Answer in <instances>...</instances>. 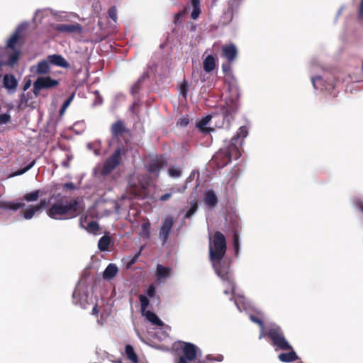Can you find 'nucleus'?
<instances>
[{"label": "nucleus", "mask_w": 363, "mask_h": 363, "mask_svg": "<svg viewBox=\"0 0 363 363\" xmlns=\"http://www.w3.org/2000/svg\"><path fill=\"white\" fill-rule=\"evenodd\" d=\"M170 272L171 268L158 264L156 267L155 276L158 280H161L169 277Z\"/></svg>", "instance_id": "obj_26"}, {"label": "nucleus", "mask_w": 363, "mask_h": 363, "mask_svg": "<svg viewBox=\"0 0 363 363\" xmlns=\"http://www.w3.org/2000/svg\"><path fill=\"white\" fill-rule=\"evenodd\" d=\"M112 240L111 237L108 235L102 236L98 242V248L101 252L107 251L109 248V245H111Z\"/></svg>", "instance_id": "obj_30"}, {"label": "nucleus", "mask_w": 363, "mask_h": 363, "mask_svg": "<svg viewBox=\"0 0 363 363\" xmlns=\"http://www.w3.org/2000/svg\"><path fill=\"white\" fill-rule=\"evenodd\" d=\"M191 5L193 10L191 13V18L193 20H196L199 18L201 13L200 0H191Z\"/></svg>", "instance_id": "obj_34"}, {"label": "nucleus", "mask_w": 363, "mask_h": 363, "mask_svg": "<svg viewBox=\"0 0 363 363\" xmlns=\"http://www.w3.org/2000/svg\"><path fill=\"white\" fill-rule=\"evenodd\" d=\"M11 121L10 115L7 113L0 114V125L6 124Z\"/></svg>", "instance_id": "obj_50"}, {"label": "nucleus", "mask_w": 363, "mask_h": 363, "mask_svg": "<svg viewBox=\"0 0 363 363\" xmlns=\"http://www.w3.org/2000/svg\"><path fill=\"white\" fill-rule=\"evenodd\" d=\"M174 224V220L172 216H167L162 220L159 232V238L162 245L167 242Z\"/></svg>", "instance_id": "obj_10"}, {"label": "nucleus", "mask_w": 363, "mask_h": 363, "mask_svg": "<svg viewBox=\"0 0 363 363\" xmlns=\"http://www.w3.org/2000/svg\"><path fill=\"white\" fill-rule=\"evenodd\" d=\"M240 156L238 145L229 143L225 149H220L213 157V161L218 168H223L231 162L233 157Z\"/></svg>", "instance_id": "obj_3"}, {"label": "nucleus", "mask_w": 363, "mask_h": 363, "mask_svg": "<svg viewBox=\"0 0 363 363\" xmlns=\"http://www.w3.org/2000/svg\"><path fill=\"white\" fill-rule=\"evenodd\" d=\"M184 355L179 357L177 363H188L196 359V347L189 342L185 343L183 347Z\"/></svg>", "instance_id": "obj_11"}, {"label": "nucleus", "mask_w": 363, "mask_h": 363, "mask_svg": "<svg viewBox=\"0 0 363 363\" xmlns=\"http://www.w3.org/2000/svg\"><path fill=\"white\" fill-rule=\"evenodd\" d=\"M67 108L66 107H64L62 105L60 109V115L62 116L63 115V113H65V111H66Z\"/></svg>", "instance_id": "obj_64"}, {"label": "nucleus", "mask_w": 363, "mask_h": 363, "mask_svg": "<svg viewBox=\"0 0 363 363\" xmlns=\"http://www.w3.org/2000/svg\"><path fill=\"white\" fill-rule=\"evenodd\" d=\"M141 235L146 238L150 237V223L149 222L143 223L141 226Z\"/></svg>", "instance_id": "obj_42"}, {"label": "nucleus", "mask_w": 363, "mask_h": 363, "mask_svg": "<svg viewBox=\"0 0 363 363\" xmlns=\"http://www.w3.org/2000/svg\"><path fill=\"white\" fill-rule=\"evenodd\" d=\"M92 313H93L94 315H98V313H99V311H98V309H97V306H95L93 308V309H92Z\"/></svg>", "instance_id": "obj_63"}, {"label": "nucleus", "mask_w": 363, "mask_h": 363, "mask_svg": "<svg viewBox=\"0 0 363 363\" xmlns=\"http://www.w3.org/2000/svg\"><path fill=\"white\" fill-rule=\"evenodd\" d=\"M138 106V104L136 103V102H134L131 107L130 108V110L132 113H135V114H137L138 112L136 111L135 110V106Z\"/></svg>", "instance_id": "obj_61"}, {"label": "nucleus", "mask_w": 363, "mask_h": 363, "mask_svg": "<svg viewBox=\"0 0 363 363\" xmlns=\"http://www.w3.org/2000/svg\"><path fill=\"white\" fill-rule=\"evenodd\" d=\"M141 255V250L138 252L133 257H127V262H126V268L129 269L130 268L138 259L139 257Z\"/></svg>", "instance_id": "obj_41"}, {"label": "nucleus", "mask_w": 363, "mask_h": 363, "mask_svg": "<svg viewBox=\"0 0 363 363\" xmlns=\"http://www.w3.org/2000/svg\"><path fill=\"white\" fill-rule=\"evenodd\" d=\"M156 289L155 286L153 284H151L149 285L147 290V294L150 298H152L155 296Z\"/></svg>", "instance_id": "obj_49"}, {"label": "nucleus", "mask_w": 363, "mask_h": 363, "mask_svg": "<svg viewBox=\"0 0 363 363\" xmlns=\"http://www.w3.org/2000/svg\"><path fill=\"white\" fill-rule=\"evenodd\" d=\"M233 240L235 253L238 254L239 250V236L235 230L233 232Z\"/></svg>", "instance_id": "obj_44"}, {"label": "nucleus", "mask_w": 363, "mask_h": 363, "mask_svg": "<svg viewBox=\"0 0 363 363\" xmlns=\"http://www.w3.org/2000/svg\"><path fill=\"white\" fill-rule=\"evenodd\" d=\"M143 315H145L148 321H150L152 324L160 327L164 325V323L157 317L155 313L150 311H147L146 312L143 313Z\"/></svg>", "instance_id": "obj_27"}, {"label": "nucleus", "mask_w": 363, "mask_h": 363, "mask_svg": "<svg viewBox=\"0 0 363 363\" xmlns=\"http://www.w3.org/2000/svg\"><path fill=\"white\" fill-rule=\"evenodd\" d=\"M118 272V267L115 264H109L103 273V277L105 279H111L116 276Z\"/></svg>", "instance_id": "obj_25"}, {"label": "nucleus", "mask_w": 363, "mask_h": 363, "mask_svg": "<svg viewBox=\"0 0 363 363\" xmlns=\"http://www.w3.org/2000/svg\"><path fill=\"white\" fill-rule=\"evenodd\" d=\"M288 350L289 351V352H283L278 355V359L279 361L281 362H292L299 359L293 347Z\"/></svg>", "instance_id": "obj_20"}, {"label": "nucleus", "mask_w": 363, "mask_h": 363, "mask_svg": "<svg viewBox=\"0 0 363 363\" xmlns=\"http://www.w3.org/2000/svg\"><path fill=\"white\" fill-rule=\"evenodd\" d=\"M203 69L206 72H212L216 67V61L213 55H208L203 62Z\"/></svg>", "instance_id": "obj_28"}, {"label": "nucleus", "mask_w": 363, "mask_h": 363, "mask_svg": "<svg viewBox=\"0 0 363 363\" xmlns=\"http://www.w3.org/2000/svg\"><path fill=\"white\" fill-rule=\"evenodd\" d=\"M47 215L55 220H69L79 214L77 199H67L62 197L52 204L47 210Z\"/></svg>", "instance_id": "obj_1"}, {"label": "nucleus", "mask_w": 363, "mask_h": 363, "mask_svg": "<svg viewBox=\"0 0 363 363\" xmlns=\"http://www.w3.org/2000/svg\"><path fill=\"white\" fill-rule=\"evenodd\" d=\"M311 81H312V83H313V85L314 86L315 89H318L317 87V83H321L322 81H323V79L321 77H312L311 78Z\"/></svg>", "instance_id": "obj_52"}, {"label": "nucleus", "mask_w": 363, "mask_h": 363, "mask_svg": "<svg viewBox=\"0 0 363 363\" xmlns=\"http://www.w3.org/2000/svg\"><path fill=\"white\" fill-rule=\"evenodd\" d=\"M63 188L68 190H74L76 186L72 182H67L63 184Z\"/></svg>", "instance_id": "obj_54"}, {"label": "nucleus", "mask_w": 363, "mask_h": 363, "mask_svg": "<svg viewBox=\"0 0 363 363\" xmlns=\"http://www.w3.org/2000/svg\"><path fill=\"white\" fill-rule=\"evenodd\" d=\"M239 108L238 96H230L225 99V104L222 106L220 111L223 116V119L230 123L234 118Z\"/></svg>", "instance_id": "obj_8"}, {"label": "nucleus", "mask_w": 363, "mask_h": 363, "mask_svg": "<svg viewBox=\"0 0 363 363\" xmlns=\"http://www.w3.org/2000/svg\"><path fill=\"white\" fill-rule=\"evenodd\" d=\"M53 28L59 33H75L80 34L83 31L82 26L78 23H75L74 24H57Z\"/></svg>", "instance_id": "obj_13"}, {"label": "nucleus", "mask_w": 363, "mask_h": 363, "mask_svg": "<svg viewBox=\"0 0 363 363\" xmlns=\"http://www.w3.org/2000/svg\"><path fill=\"white\" fill-rule=\"evenodd\" d=\"M203 201L206 206L213 208L218 203V198L213 190H208L205 193Z\"/></svg>", "instance_id": "obj_22"}, {"label": "nucleus", "mask_w": 363, "mask_h": 363, "mask_svg": "<svg viewBox=\"0 0 363 363\" xmlns=\"http://www.w3.org/2000/svg\"><path fill=\"white\" fill-rule=\"evenodd\" d=\"M111 136L113 139L119 140L124 134H129L130 130L126 128L122 120H118L113 123L110 128Z\"/></svg>", "instance_id": "obj_12"}, {"label": "nucleus", "mask_w": 363, "mask_h": 363, "mask_svg": "<svg viewBox=\"0 0 363 363\" xmlns=\"http://www.w3.org/2000/svg\"><path fill=\"white\" fill-rule=\"evenodd\" d=\"M238 55V50L234 44L224 45L222 48V56L229 62H233Z\"/></svg>", "instance_id": "obj_15"}, {"label": "nucleus", "mask_w": 363, "mask_h": 363, "mask_svg": "<svg viewBox=\"0 0 363 363\" xmlns=\"http://www.w3.org/2000/svg\"><path fill=\"white\" fill-rule=\"evenodd\" d=\"M165 162L162 158L151 159L147 164V171L150 173L158 174L161 169L164 167Z\"/></svg>", "instance_id": "obj_16"}, {"label": "nucleus", "mask_w": 363, "mask_h": 363, "mask_svg": "<svg viewBox=\"0 0 363 363\" xmlns=\"http://www.w3.org/2000/svg\"><path fill=\"white\" fill-rule=\"evenodd\" d=\"M139 300L140 302L141 312H142V313H143L147 311L146 309L149 306L150 301L146 296L143 295V294H140L139 296Z\"/></svg>", "instance_id": "obj_39"}, {"label": "nucleus", "mask_w": 363, "mask_h": 363, "mask_svg": "<svg viewBox=\"0 0 363 363\" xmlns=\"http://www.w3.org/2000/svg\"><path fill=\"white\" fill-rule=\"evenodd\" d=\"M230 64H231V62H229L228 61V62L223 63L222 65V70L225 75H228V74H231V65Z\"/></svg>", "instance_id": "obj_47"}, {"label": "nucleus", "mask_w": 363, "mask_h": 363, "mask_svg": "<svg viewBox=\"0 0 363 363\" xmlns=\"http://www.w3.org/2000/svg\"><path fill=\"white\" fill-rule=\"evenodd\" d=\"M20 39V34L18 31H16L8 40L6 44V50H14L16 45Z\"/></svg>", "instance_id": "obj_32"}, {"label": "nucleus", "mask_w": 363, "mask_h": 363, "mask_svg": "<svg viewBox=\"0 0 363 363\" xmlns=\"http://www.w3.org/2000/svg\"><path fill=\"white\" fill-rule=\"evenodd\" d=\"M40 196V190H35L30 193L26 194L23 199L28 202L36 201Z\"/></svg>", "instance_id": "obj_36"}, {"label": "nucleus", "mask_w": 363, "mask_h": 363, "mask_svg": "<svg viewBox=\"0 0 363 363\" xmlns=\"http://www.w3.org/2000/svg\"><path fill=\"white\" fill-rule=\"evenodd\" d=\"M108 16L111 18L114 22L117 21V10L116 6H111L108 11Z\"/></svg>", "instance_id": "obj_45"}, {"label": "nucleus", "mask_w": 363, "mask_h": 363, "mask_svg": "<svg viewBox=\"0 0 363 363\" xmlns=\"http://www.w3.org/2000/svg\"><path fill=\"white\" fill-rule=\"evenodd\" d=\"M212 116L211 115L206 116L199 121L196 126L199 130L203 134H208L211 131L214 130L212 128L206 127V125L211 121Z\"/></svg>", "instance_id": "obj_23"}, {"label": "nucleus", "mask_w": 363, "mask_h": 363, "mask_svg": "<svg viewBox=\"0 0 363 363\" xmlns=\"http://www.w3.org/2000/svg\"><path fill=\"white\" fill-rule=\"evenodd\" d=\"M29 106H33V104H29V93H23L20 97L19 104L18 106V109H24Z\"/></svg>", "instance_id": "obj_35"}, {"label": "nucleus", "mask_w": 363, "mask_h": 363, "mask_svg": "<svg viewBox=\"0 0 363 363\" xmlns=\"http://www.w3.org/2000/svg\"><path fill=\"white\" fill-rule=\"evenodd\" d=\"M48 201H47L46 199H41L40 201V202L38 204H36L35 206H39L38 207L39 211H40L41 209L45 208L48 206Z\"/></svg>", "instance_id": "obj_51"}, {"label": "nucleus", "mask_w": 363, "mask_h": 363, "mask_svg": "<svg viewBox=\"0 0 363 363\" xmlns=\"http://www.w3.org/2000/svg\"><path fill=\"white\" fill-rule=\"evenodd\" d=\"M358 17L359 19H363V0H361L359 6Z\"/></svg>", "instance_id": "obj_55"}, {"label": "nucleus", "mask_w": 363, "mask_h": 363, "mask_svg": "<svg viewBox=\"0 0 363 363\" xmlns=\"http://www.w3.org/2000/svg\"><path fill=\"white\" fill-rule=\"evenodd\" d=\"M355 205L361 211L363 212V201H362L357 200L355 201Z\"/></svg>", "instance_id": "obj_58"}, {"label": "nucleus", "mask_w": 363, "mask_h": 363, "mask_svg": "<svg viewBox=\"0 0 363 363\" xmlns=\"http://www.w3.org/2000/svg\"><path fill=\"white\" fill-rule=\"evenodd\" d=\"M188 90L187 82L186 80H184L183 83L180 85V93L184 98L186 97Z\"/></svg>", "instance_id": "obj_46"}, {"label": "nucleus", "mask_w": 363, "mask_h": 363, "mask_svg": "<svg viewBox=\"0 0 363 363\" xmlns=\"http://www.w3.org/2000/svg\"><path fill=\"white\" fill-rule=\"evenodd\" d=\"M125 353L127 358L132 363H139V359L137 354L135 352L134 348L130 345H127L125 348Z\"/></svg>", "instance_id": "obj_29"}, {"label": "nucleus", "mask_w": 363, "mask_h": 363, "mask_svg": "<svg viewBox=\"0 0 363 363\" xmlns=\"http://www.w3.org/2000/svg\"><path fill=\"white\" fill-rule=\"evenodd\" d=\"M74 96V94H72L70 96H69L63 103L62 106L64 107H67L70 105L71 102L72 101Z\"/></svg>", "instance_id": "obj_53"}, {"label": "nucleus", "mask_w": 363, "mask_h": 363, "mask_svg": "<svg viewBox=\"0 0 363 363\" xmlns=\"http://www.w3.org/2000/svg\"><path fill=\"white\" fill-rule=\"evenodd\" d=\"M182 16H183L182 12L176 13L175 16H174V18H175L174 22L177 23L178 21H179L181 20V18H182Z\"/></svg>", "instance_id": "obj_59"}, {"label": "nucleus", "mask_w": 363, "mask_h": 363, "mask_svg": "<svg viewBox=\"0 0 363 363\" xmlns=\"http://www.w3.org/2000/svg\"><path fill=\"white\" fill-rule=\"evenodd\" d=\"M26 206L24 203H13L11 201H0V208L2 209H11L12 211H17L19 208H23Z\"/></svg>", "instance_id": "obj_24"}, {"label": "nucleus", "mask_w": 363, "mask_h": 363, "mask_svg": "<svg viewBox=\"0 0 363 363\" xmlns=\"http://www.w3.org/2000/svg\"><path fill=\"white\" fill-rule=\"evenodd\" d=\"M247 134L248 131L247 128L245 126H241L236 135L231 138L230 143L238 145V143H240V145H242L243 139L247 137Z\"/></svg>", "instance_id": "obj_21"}, {"label": "nucleus", "mask_w": 363, "mask_h": 363, "mask_svg": "<svg viewBox=\"0 0 363 363\" xmlns=\"http://www.w3.org/2000/svg\"><path fill=\"white\" fill-rule=\"evenodd\" d=\"M59 82L50 77H38L33 83V92L35 96L40 94L43 89H48L57 86Z\"/></svg>", "instance_id": "obj_9"}, {"label": "nucleus", "mask_w": 363, "mask_h": 363, "mask_svg": "<svg viewBox=\"0 0 363 363\" xmlns=\"http://www.w3.org/2000/svg\"><path fill=\"white\" fill-rule=\"evenodd\" d=\"M86 229L90 233L97 234L100 230V225L96 221H91L88 223Z\"/></svg>", "instance_id": "obj_38"}, {"label": "nucleus", "mask_w": 363, "mask_h": 363, "mask_svg": "<svg viewBox=\"0 0 363 363\" xmlns=\"http://www.w3.org/2000/svg\"><path fill=\"white\" fill-rule=\"evenodd\" d=\"M143 81V78H140L131 87L130 94L135 95L138 94L140 89V84Z\"/></svg>", "instance_id": "obj_43"}, {"label": "nucleus", "mask_w": 363, "mask_h": 363, "mask_svg": "<svg viewBox=\"0 0 363 363\" xmlns=\"http://www.w3.org/2000/svg\"><path fill=\"white\" fill-rule=\"evenodd\" d=\"M212 262L213 267L216 274L220 277V279L228 282L232 292L234 293L235 284L233 281L231 279V277L229 272L230 269V262L225 259L221 258L220 259H210Z\"/></svg>", "instance_id": "obj_7"}, {"label": "nucleus", "mask_w": 363, "mask_h": 363, "mask_svg": "<svg viewBox=\"0 0 363 363\" xmlns=\"http://www.w3.org/2000/svg\"><path fill=\"white\" fill-rule=\"evenodd\" d=\"M213 359L218 362H221L223 359V357L221 354H218L216 357H215Z\"/></svg>", "instance_id": "obj_62"}, {"label": "nucleus", "mask_w": 363, "mask_h": 363, "mask_svg": "<svg viewBox=\"0 0 363 363\" xmlns=\"http://www.w3.org/2000/svg\"><path fill=\"white\" fill-rule=\"evenodd\" d=\"M250 319L252 322L257 324L260 328L259 339H262L264 335V324L263 320L255 315H250Z\"/></svg>", "instance_id": "obj_33"}, {"label": "nucleus", "mask_w": 363, "mask_h": 363, "mask_svg": "<svg viewBox=\"0 0 363 363\" xmlns=\"http://www.w3.org/2000/svg\"><path fill=\"white\" fill-rule=\"evenodd\" d=\"M124 148L118 147L104 161L100 174L106 177L109 175L122 162V155L125 153Z\"/></svg>", "instance_id": "obj_6"}, {"label": "nucleus", "mask_w": 363, "mask_h": 363, "mask_svg": "<svg viewBox=\"0 0 363 363\" xmlns=\"http://www.w3.org/2000/svg\"><path fill=\"white\" fill-rule=\"evenodd\" d=\"M168 172L169 175L174 177H179L182 174V171L177 168H170Z\"/></svg>", "instance_id": "obj_48"}, {"label": "nucleus", "mask_w": 363, "mask_h": 363, "mask_svg": "<svg viewBox=\"0 0 363 363\" xmlns=\"http://www.w3.org/2000/svg\"><path fill=\"white\" fill-rule=\"evenodd\" d=\"M3 84L10 94H13L18 86V81L13 74H6L3 78Z\"/></svg>", "instance_id": "obj_14"}, {"label": "nucleus", "mask_w": 363, "mask_h": 363, "mask_svg": "<svg viewBox=\"0 0 363 363\" xmlns=\"http://www.w3.org/2000/svg\"><path fill=\"white\" fill-rule=\"evenodd\" d=\"M171 196H172V194L171 193L164 194V195L161 196L160 201H167L169 199H170Z\"/></svg>", "instance_id": "obj_57"}, {"label": "nucleus", "mask_w": 363, "mask_h": 363, "mask_svg": "<svg viewBox=\"0 0 363 363\" xmlns=\"http://www.w3.org/2000/svg\"><path fill=\"white\" fill-rule=\"evenodd\" d=\"M8 53V60L6 62H4V65L14 67L17 63L21 56V50L20 49H14V50H7Z\"/></svg>", "instance_id": "obj_17"}, {"label": "nucleus", "mask_w": 363, "mask_h": 363, "mask_svg": "<svg viewBox=\"0 0 363 363\" xmlns=\"http://www.w3.org/2000/svg\"><path fill=\"white\" fill-rule=\"evenodd\" d=\"M30 84H31L30 80H28L27 82H26L25 84H23V90L26 91L30 86Z\"/></svg>", "instance_id": "obj_60"}, {"label": "nucleus", "mask_w": 363, "mask_h": 363, "mask_svg": "<svg viewBox=\"0 0 363 363\" xmlns=\"http://www.w3.org/2000/svg\"><path fill=\"white\" fill-rule=\"evenodd\" d=\"M32 72H35L38 74H47L50 73V62L48 60H41L39 62L35 67H32L30 69Z\"/></svg>", "instance_id": "obj_18"}, {"label": "nucleus", "mask_w": 363, "mask_h": 363, "mask_svg": "<svg viewBox=\"0 0 363 363\" xmlns=\"http://www.w3.org/2000/svg\"><path fill=\"white\" fill-rule=\"evenodd\" d=\"M48 60L50 64L63 67L67 68L69 67V64L67 61L60 55H51L48 57Z\"/></svg>", "instance_id": "obj_19"}, {"label": "nucleus", "mask_w": 363, "mask_h": 363, "mask_svg": "<svg viewBox=\"0 0 363 363\" xmlns=\"http://www.w3.org/2000/svg\"><path fill=\"white\" fill-rule=\"evenodd\" d=\"M39 206L35 205H29L26 209L22 212L23 216L26 220L31 219L34 215L39 211Z\"/></svg>", "instance_id": "obj_31"}, {"label": "nucleus", "mask_w": 363, "mask_h": 363, "mask_svg": "<svg viewBox=\"0 0 363 363\" xmlns=\"http://www.w3.org/2000/svg\"><path fill=\"white\" fill-rule=\"evenodd\" d=\"M177 123L182 126H186L189 123V120L186 118H180Z\"/></svg>", "instance_id": "obj_56"}, {"label": "nucleus", "mask_w": 363, "mask_h": 363, "mask_svg": "<svg viewBox=\"0 0 363 363\" xmlns=\"http://www.w3.org/2000/svg\"><path fill=\"white\" fill-rule=\"evenodd\" d=\"M35 160H33L28 165H27L24 168L18 169V170L13 172L11 174V177L19 176V175H21V174L26 173L29 169H30L35 165Z\"/></svg>", "instance_id": "obj_40"}, {"label": "nucleus", "mask_w": 363, "mask_h": 363, "mask_svg": "<svg viewBox=\"0 0 363 363\" xmlns=\"http://www.w3.org/2000/svg\"><path fill=\"white\" fill-rule=\"evenodd\" d=\"M191 208L186 211L184 218H189L192 216V215L197 211L198 208V203L194 198L192 201H190Z\"/></svg>", "instance_id": "obj_37"}, {"label": "nucleus", "mask_w": 363, "mask_h": 363, "mask_svg": "<svg viewBox=\"0 0 363 363\" xmlns=\"http://www.w3.org/2000/svg\"><path fill=\"white\" fill-rule=\"evenodd\" d=\"M267 337L272 342V345L276 350H286L292 348V346L285 337L284 333L279 325H272L267 332H264L263 337Z\"/></svg>", "instance_id": "obj_4"}, {"label": "nucleus", "mask_w": 363, "mask_h": 363, "mask_svg": "<svg viewBox=\"0 0 363 363\" xmlns=\"http://www.w3.org/2000/svg\"><path fill=\"white\" fill-rule=\"evenodd\" d=\"M227 250L226 239L220 231L215 232L213 242L209 246V259H220L223 258Z\"/></svg>", "instance_id": "obj_5"}, {"label": "nucleus", "mask_w": 363, "mask_h": 363, "mask_svg": "<svg viewBox=\"0 0 363 363\" xmlns=\"http://www.w3.org/2000/svg\"><path fill=\"white\" fill-rule=\"evenodd\" d=\"M150 182L143 174L133 175L128 180V191L134 197L145 199L147 197Z\"/></svg>", "instance_id": "obj_2"}]
</instances>
